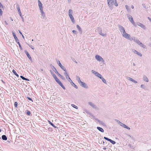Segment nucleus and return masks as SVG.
<instances>
[{
  "mask_svg": "<svg viewBox=\"0 0 151 151\" xmlns=\"http://www.w3.org/2000/svg\"><path fill=\"white\" fill-rule=\"evenodd\" d=\"M16 8L17 9V11L18 12L19 14V15L21 17L22 19V21L23 22H24V18L22 16V13H21V11H20V9L19 8V4H17V7Z\"/></svg>",
  "mask_w": 151,
  "mask_h": 151,
  "instance_id": "7ed1b4c3",
  "label": "nucleus"
},
{
  "mask_svg": "<svg viewBox=\"0 0 151 151\" xmlns=\"http://www.w3.org/2000/svg\"><path fill=\"white\" fill-rule=\"evenodd\" d=\"M1 81L4 83H5L3 80H1Z\"/></svg>",
  "mask_w": 151,
  "mask_h": 151,
  "instance_id": "69168bd1",
  "label": "nucleus"
},
{
  "mask_svg": "<svg viewBox=\"0 0 151 151\" xmlns=\"http://www.w3.org/2000/svg\"><path fill=\"white\" fill-rule=\"evenodd\" d=\"M98 77L105 84L107 83L106 80L101 75V74H100L99 75Z\"/></svg>",
  "mask_w": 151,
  "mask_h": 151,
  "instance_id": "9d476101",
  "label": "nucleus"
},
{
  "mask_svg": "<svg viewBox=\"0 0 151 151\" xmlns=\"http://www.w3.org/2000/svg\"><path fill=\"white\" fill-rule=\"evenodd\" d=\"M4 23H5L6 24H8L6 22V21H4Z\"/></svg>",
  "mask_w": 151,
  "mask_h": 151,
  "instance_id": "0e129e2a",
  "label": "nucleus"
},
{
  "mask_svg": "<svg viewBox=\"0 0 151 151\" xmlns=\"http://www.w3.org/2000/svg\"><path fill=\"white\" fill-rule=\"evenodd\" d=\"M140 87L141 88H142L143 89H145V86L143 84L141 85Z\"/></svg>",
  "mask_w": 151,
  "mask_h": 151,
  "instance_id": "3c124183",
  "label": "nucleus"
},
{
  "mask_svg": "<svg viewBox=\"0 0 151 151\" xmlns=\"http://www.w3.org/2000/svg\"><path fill=\"white\" fill-rule=\"evenodd\" d=\"M76 27L78 29L79 31L81 32V33L82 32V30L80 26L78 25H76Z\"/></svg>",
  "mask_w": 151,
  "mask_h": 151,
  "instance_id": "a878e982",
  "label": "nucleus"
},
{
  "mask_svg": "<svg viewBox=\"0 0 151 151\" xmlns=\"http://www.w3.org/2000/svg\"><path fill=\"white\" fill-rule=\"evenodd\" d=\"M116 6H118V4L117 3H116V2H115L114 3V4Z\"/></svg>",
  "mask_w": 151,
  "mask_h": 151,
  "instance_id": "4d7b16f0",
  "label": "nucleus"
},
{
  "mask_svg": "<svg viewBox=\"0 0 151 151\" xmlns=\"http://www.w3.org/2000/svg\"><path fill=\"white\" fill-rule=\"evenodd\" d=\"M61 86L64 89H65V87H64V86L63 85H62Z\"/></svg>",
  "mask_w": 151,
  "mask_h": 151,
  "instance_id": "6e6d98bb",
  "label": "nucleus"
},
{
  "mask_svg": "<svg viewBox=\"0 0 151 151\" xmlns=\"http://www.w3.org/2000/svg\"><path fill=\"white\" fill-rule=\"evenodd\" d=\"M127 79L128 80H129L131 81H132V82H133L134 83H135L136 84L137 83V81L134 80L133 79H132V78L130 77H128Z\"/></svg>",
  "mask_w": 151,
  "mask_h": 151,
  "instance_id": "6ab92c4d",
  "label": "nucleus"
},
{
  "mask_svg": "<svg viewBox=\"0 0 151 151\" xmlns=\"http://www.w3.org/2000/svg\"><path fill=\"white\" fill-rule=\"evenodd\" d=\"M139 45L140 46L143 47V48H145L146 47V46L144 45L143 44H142L141 42L139 44Z\"/></svg>",
  "mask_w": 151,
  "mask_h": 151,
  "instance_id": "c9c22d12",
  "label": "nucleus"
},
{
  "mask_svg": "<svg viewBox=\"0 0 151 151\" xmlns=\"http://www.w3.org/2000/svg\"><path fill=\"white\" fill-rule=\"evenodd\" d=\"M40 12L41 14V15L43 19L45 18V13L44 12L43 10L40 11Z\"/></svg>",
  "mask_w": 151,
  "mask_h": 151,
  "instance_id": "b1692460",
  "label": "nucleus"
},
{
  "mask_svg": "<svg viewBox=\"0 0 151 151\" xmlns=\"http://www.w3.org/2000/svg\"><path fill=\"white\" fill-rule=\"evenodd\" d=\"M56 81L60 86L63 85L62 83L58 79Z\"/></svg>",
  "mask_w": 151,
  "mask_h": 151,
  "instance_id": "a19ab883",
  "label": "nucleus"
},
{
  "mask_svg": "<svg viewBox=\"0 0 151 151\" xmlns=\"http://www.w3.org/2000/svg\"><path fill=\"white\" fill-rule=\"evenodd\" d=\"M56 81L60 86L63 85L62 83L58 79Z\"/></svg>",
  "mask_w": 151,
  "mask_h": 151,
  "instance_id": "ea45409f",
  "label": "nucleus"
},
{
  "mask_svg": "<svg viewBox=\"0 0 151 151\" xmlns=\"http://www.w3.org/2000/svg\"><path fill=\"white\" fill-rule=\"evenodd\" d=\"M20 77L23 80H25L27 81H29V80L28 79L25 78L22 76H20Z\"/></svg>",
  "mask_w": 151,
  "mask_h": 151,
  "instance_id": "4c0bfd02",
  "label": "nucleus"
},
{
  "mask_svg": "<svg viewBox=\"0 0 151 151\" xmlns=\"http://www.w3.org/2000/svg\"><path fill=\"white\" fill-rule=\"evenodd\" d=\"M118 27L120 31L122 33V35L126 33L125 29L122 26L119 25Z\"/></svg>",
  "mask_w": 151,
  "mask_h": 151,
  "instance_id": "20e7f679",
  "label": "nucleus"
},
{
  "mask_svg": "<svg viewBox=\"0 0 151 151\" xmlns=\"http://www.w3.org/2000/svg\"><path fill=\"white\" fill-rule=\"evenodd\" d=\"M64 75L65 76L66 78L68 79V81L70 82V83H71V82H72V81L68 76L67 73L66 72H65L64 73Z\"/></svg>",
  "mask_w": 151,
  "mask_h": 151,
  "instance_id": "2eb2a0df",
  "label": "nucleus"
},
{
  "mask_svg": "<svg viewBox=\"0 0 151 151\" xmlns=\"http://www.w3.org/2000/svg\"><path fill=\"white\" fill-rule=\"evenodd\" d=\"M2 139L4 140H6L7 139L6 136L4 135H2L1 137Z\"/></svg>",
  "mask_w": 151,
  "mask_h": 151,
  "instance_id": "7c9ffc66",
  "label": "nucleus"
},
{
  "mask_svg": "<svg viewBox=\"0 0 151 151\" xmlns=\"http://www.w3.org/2000/svg\"><path fill=\"white\" fill-rule=\"evenodd\" d=\"M119 124H120H120H123L122 123H121V122H120L119 123Z\"/></svg>",
  "mask_w": 151,
  "mask_h": 151,
  "instance_id": "774afa93",
  "label": "nucleus"
},
{
  "mask_svg": "<svg viewBox=\"0 0 151 151\" xmlns=\"http://www.w3.org/2000/svg\"><path fill=\"white\" fill-rule=\"evenodd\" d=\"M132 37L133 39L132 40H133L135 42L139 45L140 42V41L134 37Z\"/></svg>",
  "mask_w": 151,
  "mask_h": 151,
  "instance_id": "a211bd4d",
  "label": "nucleus"
},
{
  "mask_svg": "<svg viewBox=\"0 0 151 151\" xmlns=\"http://www.w3.org/2000/svg\"><path fill=\"white\" fill-rule=\"evenodd\" d=\"M18 105V103L17 102H15L14 103V106L15 107H17Z\"/></svg>",
  "mask_w": 151,
  "mask_h": 151,
  "instance_id": "09e8293b",
  "label": "nucleus"
},
{
  "mask_svg": "<svg viewBox=\"0 0 151 151\" xmlns=\"http://www.w3.org/2000/svg\"><path fill=\"white\" fill-rule=\"evenodd\" d=\"M104 138L105 139L109 141L110 142H111L113 145H114L116 143V142L113 140H112L111 139H109L108 137H104Z\"/></svg>",
  "mask_w": 151,
  "mask_h": 151,
  "instance_id": "0eeeda50",
  "label": "nucleus"
},
{
  "mask_svg": "<svg viewBox=\"0 0 151 151\" xmlns=\"http://www.w3.org/2000/svg\"><path fill=\"white\" fill-rule=\"evenodd\" d=\"M91 72H92V73L94 74L96 76H98L100 74L99 73H98L97 72H96L95 71H94L93 70H92Z\"/></svg>",
  "mask_w": 151,
  "mask_h": 151,
  "instance_id": "cd10ccee",
  "label": "nucleus"
},
{
  "mask_svg": "<svg viewBox=\"0 0 151 151\" xmlns=\"http://www.w3.org/2000/svg\"><path fill=\"white\" fill-rule=\"evenodd\" d=\"M76 80L78 81V83L80 84V83L81 82V81L80 77L78 76H76Z\"/></svg>",
  "mask_w": 151,
  "mask_h": 151,
  "instance_id": "c85d7f7f",
  "label": "nucleus"
},
{
  "mask_svg": "<svg viewBox=\"0 0 151 151\" xmlns=\"http://www.w3.org/2000/svg\"><path fill=\"white\" fill-rule=\"evenodd\" d=\"M127 17L128 18L129 20L133 24H135L133 20V18L132 17L129 15H127Z\"/></svg>",
  "mask_w": 151,
  "mask_h": 151,
  "instance_id": "1a4fd4ad",
  "label": "nucleus"
},
{
  "mask_svg": "<svg viewBox=\"0 0 151 151\" xmlns=\"http://www.w3.org/2000/svg\"><path fill=\"white\" fill-rule=\"evenodd\" d=\"M102 138H100V139L99 140V142L100 144H101L103 143V145H104V142L103 140H102Z\"/></svg>",
  "mask_w": 151,
  "mask_h": 151,
  "instance_id": "58836bf2",
  "label": "nucleus"
},
{
  "mask_svg": "<svg viewBox=\"0 0 151 151\" xmlns=\"http://www.w3.org/2000/svg\"><path fill=\"white\" fill-rule=\"evenodd\" d=\"M132 51L134 53L137 54V55H139L140 57H141L142 55L141 53L138 52V51H137V50H135L134 49H132Z\"/></svg>",
  "mask_w": 151,
  "mask_h": 151,
  "instance_id": "f8f14e48",
  "label": "nucleus"
},
{
  "mask_svg": "<svg viewBox=\"0 0 151 151\" xmlns=\"http://www.w3.org/2000/svg\"><path fill=\"white\" fill-rule=\"evenodd\" d=\"M71 105L73 107L76 109H78V107L77 106H76V105H75L72 104Z\"/></svg>",
  "mask_w": 151,
  "mask_h": 151,
  "instance_id": "a18cd8bd",
  "label": "nucleus"
},
{
  "mask_svg": "<svg viewBox=\"0 0 151 151\" xmlns=\"http://www.w3.org/2000/svg\"><path fill=\"white\" fill-rule=\"evenodd\" d=\"M125 8L127 11L129 10V7L127 5L125 6Z\"/></svg>",
  "mask_w": 151,
  "mask_h": 151,
  "instance_id": "8fccbe9b",
  "label": "nucleus"
},
{
  "mask_svg": "<svg viewBox=\"0 0 151 151\" xmlns=\"http://www.w3.org/2000/svg\"><path fill=\"white\" fill-rule=\"evenodd\" d=\"M120 125L122 127L126 128L128 129L129 130L130 129L129 127H128L126 125L124 124H120Z\"/></svg>",
  "mask_w": 151,
  "mask_h": 151,
  "instance_id": "4be33fe9",
  "label": "nucleus"
},
{
  "mask_svg": "<svg viewBox=\"0 0 151 151\" xmlns=\"http://www.w3.org/2000/svg\"><path fill=\"white\" fill-rule=\"evenodd\" d=\"M89 104L91 106L92 108H93L94 109H97V107L94 104H93V103L91 102H88Z\"/></svg>",
  "mask_w": 151,
  "mask_h": 151,
  "instance_id": "f3484780",
  "label": "nucleus"
},
{
  "mask_svg": "<svg viewBox=\"0 0 151 151\" xmlns=\"http://www.w3.org/2000/svg\"><path fill=\"white\" fill-rule=\"evenodd\" d=\"M131 7L132 9H133L134 8V6L133 5H132L131 6Z\"/></svg>",
  "mask_w": 151,
  "mask_h": 151,
  "instance_id": "bf43d9fd",
  "label": "nucleus"
},
{
  "mask_svg": "<svg viewBox=\"0 0 151 151\" xmlns=\"http://www.w3.org/2000/svg\"><path fill=\"white\" fill-rule=\"evenodd\" d=\"M143 80L145 81L146 82H148L149 81L147 77L145 76H144L143 77Z\"/></svg>",
  "mask_w": 151,
  "mask_h": 151,
  "instance_id": "bb28decb",
  "label": "nucleus"
},
{
  "mask_svg": "<svg viewBox=\"0 0 151 151\" xmlns=\"http://www.w3.org/2000/svg\"><path fill=\"white\" fill-rule=\"evenodd\" d=\"M50 72L51 75H52V76L55 79V81H57V80L58 79L57 77L56 76V75L53 73V72L51 70H50Z\"/></svg>",
  "mask_w": 151,
  "mask_h": 151,
  "instance_id": "9b49d317",
  "label": "nucleus"
},
{
  "mask_svg": "<svg viewBox=\"0 0 151 151\" xmlns=\"http://www.w3.org/2000/svg\"><path fill=\"white\" fill-rule=\"evenodd\" d=\"M25 52L28 58L30 60H32L31 57L30 56V55H29V53H28V52L26 50L25 51Z\"/></svg>",
  "mask_w": 151,
  "mask_h": 151,
  "instance_id": "412c9836",
  "label": "nucleus"
},
{
  "mask_svg": "<svg viewBox=\"0 0 151 151\" xmlns=\"http://www.w3.org/2000/svg\"><path fill=\"white\" fill-rule=\"evenodd\" d=\"M27 98L29 100L31 101L32 102H33V100L31 98L29 97H27Z\"/></svg>",
  "mask_w": 151,
  "mask_h": 151,
  "instance_id": "5fc2aeb1",
  "label": "nucleus"
},
{
  "mask_svg": "<svg viewBox=\"0 0 151 151\" xmlns=\"http://www.w3.org/2000/svg\"><path fill=\"white\" fill-rule=\"evenodd\" d=\"M56 62L57 63V64L58 65L60 66V67L65 72L66 71V68L63 66L62 64H61L60 61L56 59Z\"/></svg>",
  "mask_w": 151,
  "mask_h": 151,
  "instance_id": "39448f33",
  "label": "nucleus"
},
{
  "mask_svg": "<svg viewBox=\"0 0 151 151\" xmlns=\"http://www.w3.org/2000/svg\"><path fill=\"white\" fill-rule=\"evenodd\" d=\"M17 42L18 44L19 45V47L20 49V50H22V48L19 41Z\"/></svg>",
  "mask_w": 151,
  "mask_h": 151,
  "instance_id": "37998d69",
  "label": "nucleus"
},
{
  "mask_svg": "<svg viewBox=\"0 0 151 151\" xmlns=\"http://www.w3.org/2000/svg\"><path fill=\"white\" fill-rule=\"evenodd\" d=\"M80 85L81 86L85 88H88V86L87 85V84L81 81V82L80 83Z\"/></svg>",
  "mask_w": 151,
  "mask_h": 151,
  "instance_id": "ddd939ff",
  "label": "nucleus"
},
{
  "mask_svg": "<svg viewBox=\"0 0 151 151\" xmlns=\"http://www.w3.org/2000/svg\"><path fill=\"white\" fill-rule=\"evenodd\" d=\"M73 13V10L71 9H70L68 11V15H70V14H72Z\"/></svg>",
  "mask_w": 151,
  "mask_h": 151,
  "instance_id": "79ce46f5",
  "label": "nucleus"
},
{
  "mask_svg": "<svg viewBox=\"0 0 151 151\" xmlns=\"http://www.w3.org/2000/svg\"><path fill=\"white\" fill-rule=\"evenodd\" d=\"M122 36L124 37V38L126 39L129 40L130 41H132V37H130V36L127 33H125L123 34Z\"/></svg>",
  "mask_w": 151,
  "mask_h": 151,
  "instance_id": "f03ea898",
  "label": "nucleus"
},
{
  "mask_svg": "<svg viewBox=\"0 0 151 151\" xmlns=\"http://www.w3.org/2000/svg\"><path fill=\"white\" fill-rule=\"evenodd\" d=\"M128 146L129 147H130L132 149H134V147L133 146H132V145L130 144H129L128 145Z\"/></svg>",
  "mask_w": 151,
  "mask_h": 151,
  "instance_id": "de8ad7c7",
  "label": "nucleus"
},
{
  "mask_svg": "<svg viewBox=\"0 0 151 151\" xmlns=\"http://www.w3.org/2000/svg\"><path fill=\"white\" fill-rule=\"evenodd\" d=\"M116 121L117 122H119V123L120 122L118 120H116Z\"/></svg>",
  "mask_w": 151,
  "mask_h": 151,
  "instance_id": "e2e57ef3",
  "label": "nucleus"
},
{
  "mask_svg": "<svg viewBox=\"0 0 151 151\" xmlns=\"http://www.w3.org/2000/svg\"><path fill=\"white\" fill-rule=\"evenodd\" d=\"M12 72L17 77H19V75L17 73V72L14 70L13 69L12 70Z\"/></svg>",
  "mask_w": 151,
  "mask_h": 151,
  "instance_id": "f704fd0d",
  "label": "nucleus"
},
{
  "mask_svg": "<svg viewBox=\"0 0 151 151\" xmlns=\"http://www.w3.org/2000/svg\"><path fill=\"white\" fill-rule=\"evenodd\" d=\"M103 149L104 150H106V147H104L103 148Z\"/></svg>",
  "mask_w": 151,
  "mask_h": 151,
  "instance_id": "680f3d73",
  "label": "nucleus"
},
{
  "mask_svg": "<svg viewBox=\"0 0 151 151\" xmlns=\"http://www.w3.org/2000/svg\"><path fill=\"white\" fill-rule=\"evenodd\" d=\"M27 45L30 47L32 49H34L35 48L32 45H29L28 44H27Z\"/></svg>",
  "mask_w": 151,
  "mask_h": 151,
  "instance_id": "c03bdc74",
  "label": "nucleus"
},
{
  "mask_svg": "<svg viewBox=\"0 0 151 151\" xmlns=\"http://www.w3.org/2000/svg\"><path fill=\"white\" fill-rule=\"evenodd\" d=\"M59 77H60L61 79H62L63 80H65V78L63 76L61 75L59 73H57V74Z\"/></svg>",
  "mask_w": 151,
  "mask_h": 151,
  "instance_id": "c756f323",
  "label": "nucleus"
},
{
  "mask_svg": "<svg viewBox=\"0 0 151 151\" xmlns=\"http://www.w3.org/2000/svg\"><path fill=\"white\" fill-rule=\"evenodd\" d=\"M96 128L99 131H100L101 132H104V129H103L101 127H97Z\"/></svg>",
  "mask_w": 151,
  "mask_h": 151,
  "instance_id": "393cba45",
  "label": "nucleus"
},
{
  "mask_svg": "<svg viewBox=\"0 0 151 151\" xmlns=\"http://www.w3.org/2000/svg\"><path fill=\"white\" fill-rule=\"evenodd\" d=\"M3 11L2 10L0 9V16L2 14Z\"/></svg>",
  "mask_w": 151,
  "mask_h": 151,
  "instance_id": "864d4df0",
  "label": "nucleus"
},
{
  "mask_svg": "<svg viewBox=\"0 0 151 151\" xmlns=\"http://www.w3.org/2000/svg\"><path fill=\"white\" fill-rule=\"evenodd\" d=\"M119 124H120H120H123L122 123H121V122H120L119 123Z\"/></svg>",
  "mask_w": 151,
  "mask_h": 151,
  "instance_id": "338daca9",
  "label": "nucleus"
},
{
  "mask_svg": "<svg viewBox=\"0 0 151 151\" xmlns=\"http://www.w3.org/2000/svg\"><path fill=\"white\" fill-rule=\"evenodd\" d=\"M96 59L99 61H104L103 59L100 56L96 55L95 56Z\"/></svg>",
  "mask_w": 151,
  "mask_h": 151,
  "instance_id": "423d86ee",
  "label": "nucleus"
},
{
  "mask_svg": "<svg viewBox=\"0 0 151 151\" xmlns=\"http://www.w3.org/2000/svg\"><path fill=\"white\" fill-rule=\"evenodd\" d=\"M12 33L13 35L14 36V39H15L16 42H17L19 41V40L17 38V37L16 36V35L15 33L14 32H13V31L12 32Z\"/></svg>",
  "mask_w": 151,
  "mask_h": 151,
  "instance_id": "aec40b11",
  "label": "nucleus"
},
{
  "mask_svg": "<svg viewBox=\"0 0 151 151\" xmlns=\"http://www.w3.org/2000/svg\"><path fill=\"white\" fill-rule=\"evenodd\" d=\"M70 83L71 85L73 86L76 88L77 89L78 88V86L74 83H73L72 81Z\"/></svg>",
  "mask_w": 151,
  "mask_h": 151,
  "instance_id": "e433bc0d",
  "label": "nucleus"
},
{
  "mask_svg": "<svg viewBox=\"0 0 151 151\" xmlns=\"http://www.w3.org/2000/svg\"><path fill=\"white\" fill-rule=\"evenodd\" d=\"M50 67L52 70L55 72V73L57 74V73H58V72L57 71L55 67L52 65V64L50 65Z\"/></svg>",
  "mask_w": 151,
  "mask_h": 151,
  "instance_id": "dca6fc26",
  "label": "nucleus"
},
{
  "mask_svg": "<svg viewBox=\"0 0 151 151\" xmlns=\"http://www.w3.org/2000/svg\"><path fill=\"white\" fill-rule=\"evenodd\" d=\"M19 32L21 35H22L20 30H19Z\"/></svg>",
  "mask_w": 151,
  "mask_h": 151,
  "instance_id": "13d9d810",
  "label": "nucleus"
},
{
  "mask_svg": "<svg viewBox=\"0 0 151 151\" xmlns=\"http://www.w3.org/2000/svg\"><path fill=\"white\" fill-rule=\"evenodd\" d=\"M108 4L111 9L113 8V6L115 2H116V0H107Z\"/></svg>",
  "mask_w": 151,
  "mask_h": 151,
  "instance_id": "f257e3e1",
  "label": "nucleus"
},
{
  "mask_svg": "<svg viewBox=\"0 0 151 151\" xmlns=\"http://www.w3.org/2000/svg\"><path fill=\"white\" fill-rule=\"evenodd\" d=\"M26 111H27L26 114H27V115L29 116L31 114V113H30V111L28 110H27Z\"/></svg>",
  "mask_w": 151,
  "mask_h": 151,
  "instance_id": "49530a36",
  "label": "nucleus"
},
{
  "mask_svg": "<svg viewBox=\"0 0 151 151\" xmlns=\"http://www.w3.org/2000/svg\"><path fill=\"white\" fill-rule=\"evenodd\" d=\"M137 24L138 26L144 29H146V27L142 24L140 22H137Z\"/></svg>",
  "mask_w": 151,
  "mask_h": 151,
  "instance_id": "4468645a",
  "label": "nucleus"
},
{
  "mask_svg": "<svg viewBox=\"0 0 151 151\" xmlns=\"http://www.w3.org/2000/svg\"><path fill=\"white\" fill-rule=\"evenodd\" d=\"M38 6L40 11L43 10V7L42 3L39 0H38Z\"/></svg>",
  "mask_w": 151,
  "mask_h": 151,
  "instance_id": "6e6552de",
  "label": "nucleus"
},
{
  "mask_svg": "<svg viewBox=\"0 0 151 151\" xmlns=\"http://www.w3.org/2000/svg\"><path fill=\"white\" fill-rule=\"evenodd\" d=\"M97 121L100 124H101L103 126H105V123L102 121H101L99 119H97Z\"/></svg>",
  "mask_w": 151,
  "mask_h": 151,
  "instance_id": "473e14b6",
  "label": "nucleus"
},
{
  "mask_svg": "<svg viewBox=\"0 0 151 151\" xmlns=\"http://www.w3.org/2000/svg\"><path fill=\"white\" fill-rule=\"evenodd\" d=\"M48 122L49 124H50L52 126L54 127L55 128H58L57 127L55 126L54 125L53 123H52L50 121H48Z\"/></svg>",
  "mask_w": 151,
  "mask_h": 151,
  "instance_id": "2f4dec72",
  "label": "nucleus"
},
{
  "mask_svg": "<svg viewBox=\"0 0 151 151\" xmlns=\"http://www.w3.org/2000/svg\"><path fill=\"white\" fill-rule=\"evenodd\" d=\"M72 32H73V33L74 34H77V32H76V30H73L72 31Z\"/></svg>",
  "mask_w": 151,
  "mask_h": 151,
  "instance_id": "603ef678",
  "label": "nucleus"
},
{
  "mask_svg": "<svg viewBox=\"0 0 151 151\" xmlns=\"http://www.w3.org/2000/svg\"><path fill=\"white\" fill-rule=\"evenodd\" d=\"M100 32H99V33L101 36H106V34H104V33H102L101 32V29H100Z\"/></svg>",
  "mask_w": 151,
  "mask_h": 151,
  "instance_id": "72a5a7b5",
  "label": "nucleus"
},
{
  "mask_svg": "<svg viewBox=\"0 0 151 151\" xmlns=\"http://www.w3.org/2000/svg\"><path fill=\"white\" fill-rule=\"evenodd\" d=\"M148 19L151 22V19H150V18L149 17H148Z\"/></svg>",
  "mask_w": 151,
  "mask_h": 151,
  "instance_id": "052dcab7",
  "label": "nucleus"
},
{
  "mask_svg": "<svg viewBox=\"0 0 151 151\" xmlns=\"http://www.w3.org/2000/svg\"><path fill=\"white\" fill-rule=\"evenodd\" d=\"M69 16V17L71 21L73 22H75V20L74 19V17H73L72 14H70Z\"/></svg>",
  "mask_w": 151,
  "mask_h": 151,
  "instance_id": "5701e85b",
  "label": "nucleus"
}]
</instances>
